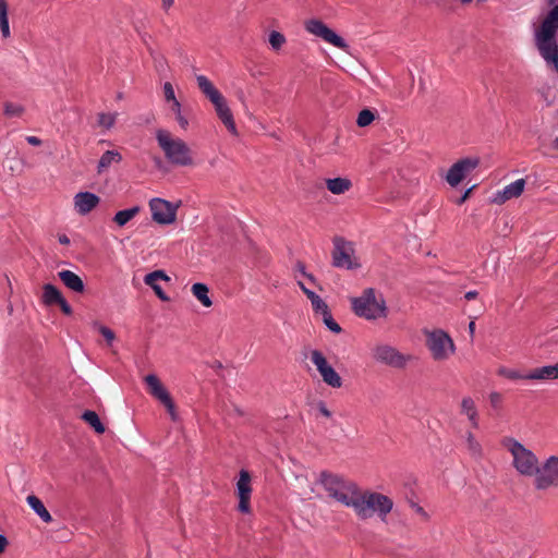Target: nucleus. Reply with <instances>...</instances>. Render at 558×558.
Returning a JSON list of instances; mask_svg holds the SVG:
<instances>
[{
	"label": "nucleus",
	"mask_w": 558,
	"mask_h": 558,
	"mask_svg": "<svg viewBox=\"0 0 558 558\" xmlns=\"http://www.w3.org/2000/svg\"><path fill=\"white\" fill-rule=\"evenodd\" d=\"M318 483L331 498L351 507L356 517L362 520L369 519L375 514L385 520L393 506L389 497L363 489L355 483L332 473L322 472Z\"/></svg>",
	"instance_id": "obj_1"
},
{
	"label": "nucleus",
	"mask_w": 558,
	"mask_h": 558,
	"mask_svg": "<svg viewBox=\"0 0 558 558\" xmlns=\"http://www.w3.org/2000/svg\"><path fill=\"white\" fill-rule=\"evenodd\" d=\"M158 146L166 159L173 166L194 167L196 165L194 153L185 141L175 136L166 129L156 131Z\"/></svg>",
	"instance_id": "obj_2"
},
{
	"label": "nucleus",
	"mask_w": 558,
	"mask_h": 558,
	"mask_svg": "<svg viewBox=\"0 0 558 558\" xmlns=\"http://www.w3.org/2000/svg\"><path fill=\"white\" fill-rule=\"evenodd\" d=\"M558 31V5L544 19L536 29V46L542 57L558 72V43L555 35Z\"/></svg>",
	"instance_id": "obj_3"
},
{
	"label": "nucleus",
	"mask_w": 558,
	"mask_h": 558,
	"mask_svg": "<svg viewBox=\"0 0 558 558\" xmlns=\"http://www.w3.org/2000/svg\"><path fill=\"white\" fill-rule=\"evenodd\" d=\"M501 446L510 454L512 468L520 475L535 480L541 463L536 454L513 437H504Z\"/></svg>",
	"instance_id": "obj_4"
},
{
	"label": "nucleus",
	"mask_w": 558,
	"mask_h": 558,
	"mask_svg": "<svg viewBox=\"0 0 558 558\" xmlns=\"http://www.w3.org/2000/svg\"><path fill=\"white\" fill-rule=\"evenodd\" d=\"M355 315L367 320L386 318L388 308L384 296L373 288L365 289L360 296L351 299Z\"/></svg>",
	"instance_id": "obj_5"
},
{
	"label": "nucleus",
	"mask_w": 558,
	"mask_h": 558,
	"mask_svg": "<svg viewBox=\"0 0 558 558\" xmlns=\"http://www.w3.org/2000/svg\"><path fill=\"white\" fill-rule=\"evenodd\" d=\"M423 335L425 347L434 362H447L456 354V343L445 330L439 328L424 329Z\"/></svg>",
	"instance_id": "obj_6"
},
{
	"label": "nucleus",
	"mask_w": 558,
	"mask_h": 558,
	"mask_svg": "<svg viewBox=\"0 0 558 558\" xmlns=\"http://www.w3.org/2000/svg\"><path fill=\"white\" fill-rule=\"evenodd\" d=\"M331 264L336 268L357 270L362 267L355 244L342 236L332 239Z\"/></svg>",
	"instance_id": "obj_7"
},
{
	"label": "nucleus",
	"mask_w": 558,
	"mask_h": 558,
	"mask_svg": "<svg viewBox=\"0 0 558 558\" xmlns=\"http://www.w3.org/2000/svg\"><path fill=\"white\" fill-rule=\"evenodd\" d=\"M371 354L377 363L396 369H404L413 360L411 354L403 353L395 345L386 342L375 343L371 349Z\"/></svg>",
	"instance_id": "obj_8"
},
{
	"label": "nucleus",
	"mask_w": 558,
	"mask_h": 558,
	"mask_svg": "<svg viewBox=\"0 0 558 558\" xmlns=\"http://www.w3.org/2000/svg\"><path fill=\"white\" fill-rule=\"evenodd\" d=\"M148 393L166 409L172 421L179 418L178 410L173 398L160 378L155 374H148L143 378Z\"/></svg>",
	"instance_id": "obj_9"
},
{
	"label": "nucleus",
	"mask_w": 558,
	"mask_h": 558,
	"mask_svg": "<svg viewBox=\"0 0 558 558\" xmlns=\"http://www.w3.org/2000/svg\"><path fill=\"white\" fill-rule=\"evenodd\" d=\"M533 486L537 490L558 487V454H551L541 461Z\"/></svg>",
	"instance_id": "obj_10"
},
{
	"label": "nucleus",
	"mask_w": 558,
	"mask_h": 558,
	"mask_svg": "<svg viewBox=\"0 0 558 558\" xmlns=\"http://www.w3.org/2000/svg\"><path fill=\"white\" fill-rule=\"evenodd\" d=\"M304 28L307 33L323 39L325 43L330 44L341 50L349 48L345 40L332 31L323 21L312 17L304 21Z\"/></svg>",
	"instance_id": "obj_11"
},
{
	"label": "nucleus",
	"mask_w": 558,
	"mask_h": 558,
	"mask_svg": "<svg viewBox=\"0 0 558 558\" xmlns=\"http://www.w3.org/2000/svg\"><path fill=\"white\" fill-rule=\"evenodd\" d=\"M151 218L159 225H171L177 219L178 205H174L162 198H153L149 201Z\"/></svg>",
	"instance_id": "obj_12"
},
{
	"label": "nucleus",
	"mask_w": 558,
	"mask_h": 558,
	"mask_svg": "<svg viewBox=\"0 0 558 558\" xmlns=\"http://www.w3.org/2000/svg\"><path fill=\"white\" fill-rule=\"evenodd\" d=\"M196 82L199 90L213 104L217 117L221 113H225V111L230 110V108L227 105L226 98L206 76L198 75L196 77Z\"/></svg>",
	"instance_id": "obj_13"
},
{
	"label": "nucleus",
	"mask_w": 558,
	"mask_h": 558,
	"mask_svg": "<svg viewBox=\"0 0 558 558\" xmlns=\"http://www.w3.org/2000/svg\"><path fill=\"white\" fill-rule=\"evenodd\" d=\"M311 361L316 366L318 373L320 374L323 380L331 386L332 388H340L342 385L341 377L338 373L329 365L326 357L318 350H313L311 352Z\"/></svg>",
	"instance_id": "obj_14"
},
{
	"label": "nucleus",
	"mask_w": 558,
	"mask_h": 558,
	"mask_svg": "<svg viewBox=\"0 0 558 558\" xmlns=\"http://www.w3.org/2000/svg\"><path fill=\"white\" fill-rule=\"evenodd\" d=\"M252 476L245 471L241 470L239 474V480L236 482V490L235 495L239 499L238 509L242 513H250L252 511L251 508V496H252Z\"/></svg>",
	"instance_id": "obj_15"
},
{
	"label": "nucleus",
	"mask_w": 558,
	"mask_h": 558,
	"mask_svg": "<svg viewBox=\"0 0 558 558\" xmlns=\"http://www.w3.org/2000/svg\"><path fill=\"white\" fill-rule=\"evenodd\" d=\"M477 158H463L454 162L446 175V181L450 186H457L465 179L477 166Z\"/></svg>",
	"instance_id": "obj_16"
},
{
	"label": "nucleus",
	"mask_w": 558,
	"mask_h": 558,
	"mask_svg": "<svg viewBox=\"0 0 558 558\" xmlns=\"http://www.w3.org/2000/svg\"><path fill=\"white\" fill-rule=\"evenodd\" d=\"M99 203L100 198L90 192H80L73 197L74 210L81 216L89 214Z\"/></svg>",
	"instance_id": "obj_17"
},
{
	"label": "nucleus",
	"mask_w": 558,
	"mask_h": 558,
	"mask_svg": "<svg viewBox=\"0 0 558 558\" xmlns=\"http://www.w3.org/2000/svg\"><path fill=\"white\" fill-rule=\"evenodd\" d=\"M525 187V180L519 179L513 183L507 185L502 191L498 192L494 197V203L502 205L509 199L518 198L521 196Z\"/></svg>",
	"instance_id": "obj_18"
},
{
	"label": "nucleus",
	"mask_w": 558,
	"mask_h": 558,
	"mask_svg": "<svg viewBox=\"0 0 558 558\" xmlns=\"http://www.w3.org/2000/svg\"><path fill=\"white\" fill-rule=\"evenodd\" d=\"M324 184L333 195H343L353 187L352 181L347 177L326 178Z\"/></svg>",
	"instance_id": "obj_19"
},
{
	"label": "nucleus",
	"mask_w": 558,
	"mask_h": 558,
	"mask_svg": "<svg viewBox=\"0 0 558 558\" xmlns=\"http://www.w3.org/2000/svg\"><path fill=\"white\" fill-rule=\"evenodd\" d=\"M159 280L169 281L170 278L163 270H155L144 277L145 284L149 286L161 301H169V298L158 284Z\"/></svg>",
	"instance_id": "obj_20"
},
{
	"label": "nucleus",
	"mask_w": 558,
	"mask_h": 558,
	"mask_svg": "<svg viewBox=\"0 0 558 558\" xmlns=\"http://www.w3.org/2000/svg\"><path fill=\"white\" fill-rule=\"evenodd\" d=\"M59 279L70 290L76 293H83L85 286L80 276L71 270H61L58 272Z\"/></svg>",
	"instance_id": "obj_21"
},
{
	"label": "nucleus",
	"mask_w": 558,
	"mask_h": 558,
	"mask_svg": "<svg viewBox=\"0 0 558 558\" xmlns=\"http://www.w3.org/2000/svg\"><path fill=\"white\" fill-rule=\"evenodd\" d=\"M61 291L51 283H45L41 288L40 301L45 306L58 305L63 299Z\"/></svg>",
	"instance_id": "obj_22"
},
{
	"label": "nucleus",
	"mask_w": 558,
	"mask_h": 558,
	"mask_svg": "<svg viewBox=\"0 0 558 558\" xmlns=\"http://www.w3.org/2000/svg\"><path fill=\"white\" fill-rule=\"evenodd\" d=\"M524 378L530 380L556 379L558 378V364L534 368Z\"/></svg>",
	"instance_id": "obj_23"
},
{
	"label": "nucleus",
	"mask_w": 558,
	"mask_h": 558,
	"mask_svg": "<svg viewBox=\"0 0 558 558\" xmlns=\"http://www.w3.org/2000/svg\"><path fill=\"white\" fill-rule=\"evenodd\" d=\"M461 414L465 415L470 421L472 427H478V413L475 401L471 397H464L460 404Z\"/></svg>",
	"instance_id": "obj_24"
},
{
	"label": "nucleus",
	"mask_w": 558,
	"mask_h": 558,
	"mask_svg": "<svg viewBox=\"0 0 558 558\" xmlns=\"http://www.w3.org/2000/svg\"><path fill=\"white\" fill-rule=\"evenodd\" d=\"M191 292L193 296L204 306V307H211L213 301L209 296V289L205 283H194L191 287Z\"/></svg>",
	"instance_id": "obj_25"
},
{
	"label": "nucleus",
	"mask_w": 558,
	"mask_h": 558,
	"mask_svg": "<svg viewBox=\"0 0 558 558\" xmlns=\"http://www.w3.org/2000/svg\"><path fill=\"white\" fill-rule=\"evenodd\" d=\"M26 501L44 522L50 523L52 521V517L49 511L37 496L29 495L27 496Z\"/></svg>",
	"instance_id": "obj_26"
},
{
	"label": "nucleus",
	"mask_w": 558,
	"mask_h": 558,
	"mask_svg": "<svg viewBox=\"0 0 558 558\" xmlns=\"http://www.w3.org/2000/svg\"><path fill=\"white\" fill-rule=\"evenodd\" d=\"M122 160V156L118 151L107 150L102 154L99 159L97 171L102 173L110 168L113 163H119Z\"/></svg>",
	"instance_id": "obj_27"
},
{
	"label": "nucleus",
	"mask_w": 558,
	"mask_h": 558,
	"mask_svg": "<svg viewBox=\"0 0 558 558\" xmlns=\"http://www.w3.org/2000/svg\"><path fill=\"white\" fill-rule=\"evenodd\" d=\"M140 210L141 208L138 206L120 210L114 215L113 221L114 223H117V226L123 227L128 222H130L136 215H138Z\"/></svg>",
	"instance_id": "obj_28"
},
{
	"label": "nucleus",
	"mask_w": 558,
	"mask_h": 558,
	"mask_svg": "<svg viewBox=\"0 0 558 558\" xmlns=\"http://www.w3.org/2000/svg\"><path fill=\"white\" fill-rule=\"evenodd\" d=\"M8 13H9L8 1L0 0V31L4 38L10 37V35H11Z\"/></svg>",
	"instance_id": "obj_29"
},
{
	"label": "nucleus",
	"mask_w": 558,
	"mask_h": 558,
	"mask_svg": "<svg viewBox=\"0 0 558 558\" xmlns=\"http://www.w3.org/2000/svg\"><path fill=\"white\" fill-rule=\"evenodd\" d=\"M169 109L170 112L173 114L174 120L179 124L180 129L186 131L189 129L190 123L187 117L183 113L180 101L169 105Z\"/></svg>",
	"instance_id": "obj_30"
},
{
	"label": "nucleus",
	"mask_w": 558,
	"mask_h": 558,
	"mask_svg": "<svg viewBox=\"0 0 558 558\" xmlns=\"http://www.w3.org/2000/svg\"><path fill=\"white\" fill-rule=\"evenodd\" d=\"M82 418L87 423L89 424L96 433L98 434H102L105 433L106 428L104 426V424L100 422L99 420V416L97 415L96 412L94 411H86Z\"/></svg>",
	"instance_id": "obj_31"
},
{
	"label": "nucleus",
	"mask_w": 558,
	"mask_h": 558,
	"mask_svg": "<svg viewBox=\"0 0 558 558\" xmlns=\"http://www.w3.org/2000/svg\"><path fill=\"white\" fill-rule=\"evenodd\" d=\"M218 118L231 134L238 135L236 125L231 110L225 111V113H221Z\"/></svg>",
	"instance_id": "obj_32"
},
{
	"label": "nucleus",
	"mask_w": 558,
	"mask_h": 558,
	"mask_svg": "<svg viewBox=\"0 0 558 558\" xmlns=\"http://www.w3.org/2000/svg\"><path fill=\"white\" fill-rule=\"evenodd\" d=\"M116 119H117V113H99L97 116V124L98 126L105 129V130H109L110 128H112L116 123Z\"/></svg>",
	"instance_id": "obj_33"
},
{
	"label": "nucleus",
	"mask_w": 558,
	"mask_h": 558,
	"mask_svg": "<svg viewBox=\"0 0 558 558\" xmlns=\"http://www.w3.org/2000/svg\"><path fill=\"white\" fill-rule=\"evenodd\" d=\"M465 442L468 450L472 454L480 456L482 453V446L471 432L466 433Z\"/></svg>",
	"instance_id": "obj_34"
},
{
	"label": "nucleus",
	"mask_w": 558,
	"mask_h": 558,
	"mask_svg": "<svg viewBox=\"0 0 558 558\" xmlns=\"http://www.w3.org/2000/svg\"><path fill=\"white\" fill-rule=\"evenodd\" d=\"M375 120V113L369 109H363L359 116L356 123L361 128L368 126Z\"/></svg>",
	"instance_id": "obj_35"
},
{
	"label": "nucleus",
	"mask_w": 558,
	"mask_h": 558,
	"mask_svg": "<svg viewBox=\"0 0 558 558\" xmlns=\"http://www.w3.org/2000/svg\"><path fill=\"white\" fill-rule=\"evenodd\" d=\"M286 37L283 36V34L277 32V31H272L270 34H269V44L271 46L272 49L275 50H279L284 44H286Z\"/></svg>",
	"instance_id": "obj_36"
},
{
	"label": "nucleus",
	"mask_w": 558,
	"mask_h": 558,
	"mask_svg": "<svg viewBox=\"0 0 558 558\" xmlns=\"http://www.w3.org/2000/svg\"><path fill=\"white\" fill-rule=\"evenodd\" d=\"M24 113V107L19 105V104H14V102H7L4 105V114L7 117H21L22 114Z\"/></svg>",
	"instance_id": "obj_37"
},
{
	"label": "nucleus",
	"mask_w": 558,
	"mask_h": 558,
	"mask_svg": "<svg viewBox=\"0 0 558 558\" xmlns=\"http://www.w3.org/2000/svg\"><path fill=\"white\" fill-rule=\"evenodd\" d=\"M497 374L501 377H505V378H508V379H512V380H515V379H525V375H522L520 374L518 371L515 369H511V368H508V367H505V366H501L498 368L497 371Z\"/></svg>",
	"instance_id": "obj_38"
},
{
	"label": "nucleus",
	"mask_w": 558,
	"mask_h": 558,
	"mask_svg": "<svg viewBox=\"0 0 558 558\" xmlns=\"http://www.w3.org/2000/svg\"><path fill=\"white\" fill-rule=\"evenodd\" d=\"M163 97H165V100L171 105L173 102H177L179 101L175 97V94H174V89H173V86L170 82H166L163 84Z\"/></svg>",
	"instance_id": "obj_39"
},
{
	"label": "nucleus",
	"mask_w": 558,
	"mask_h": 558,
	"mask_svg": "<svg viewBox=\"0 0 558 558\" xmlns=\"http://www.w3.org/2000/svg\"><path fill=\"white\" fill-rule=\"evenodd\" d=\"M323 322L325 325L333 332L339 333L341 331L340 326L332 319V316L330 312H325L324 315H322Z\"/></svg>",
	"instance_id": "obj_40"
},
{
	"label": "nucleus",
	"mask_w": 558,
	"mask_h": 558,
	"mask_svg": "<svg viewBox=\"0 0 558 558\" xmlns=\"http://www.w3.org/2000/svg\"><path fill=\"white\" fill-rule=\"evenodd\" d=\"M98 331L101 333V336L105 338L107 344L110 347L113 341L116 340V333L108 327L104 325L98 326Z\"/></svg>",
	"instance_id": "obj_41"
},
{
	"label": "nucleus",
	"mask_w": 558,
	"mask_h": 558,
	"mask_svg": "<svg viewBox=\"0 0 558 558\" xmlns=\"http://www.w3.org/2000/svg\"><path fill=\"white\" fill-rule=\"evenodd\" d=\"M488 399H489V403H490L492 408H494V409L501 408L504 398L500 392H498V391L490 392L488 396Z\"/></svg>",
	"instance_id": "obj_42"
},
{
	"label": "nucleus",
	"mask_w": 558,
	"mask_h": 558,
	"mask_svg": "<svg viewBox=\"0 0 558 558\" xmlns=\"http://www.w3.org/2000/svg\"><path fill=\"white\" fill-rule=\"evenodd\" d=\"M312 306L313 310L320 315L329 311L327 304L319 296L312 302Z\"/></svg>",
	"instance_id": "obj_43"
},
{
	"label": "nucleus",
	"mask_w": 558,
	"mask_h": 558,
	"mask_svg": "<svg viewBox=\"0 0 558 558\" xmlns=\"http://www.w3.org/2000/svg\"><path fill=\"white\" fill-rule=\"evenodd\" d=\"M58 306L60 307V310L62 311L63 314L65 315H71L72 314V307L70 306V304L68 303V301L63 298Z\"/></svg>",
	"instance_id": "obj_44"
},
{
	"label": "nucleus",
	"mask_w": 558,
	"mask_h": 558,
	"mask_svg": "<svg viewBox=\"0 0 558 558\" xmlns=\"http://www.w3.org/2000/svg\"><path fill=\"white\" fill-rule=\"evenodd\" d=\"M317 410H318V412H319L323 416H325V417H327V418H330V417H331V412H330V410L327 408V405H326L324 402H319V403L317 404Z\"/></svg>",
	"instance_id": "obj_45"
},
{
	"label": "nucleus",
	"mask_w": 558,
	"mask_h": 558,
	"mask_svg": "<svg viewBox=\"0 0 558 558\" xmlns=\"http://www.w3.org/2000/svg\"><path fill=\"white\" fill-rule=\"evenodd\" d=\"M8 545H9V542H8L7 537L3 536V535H0V555L2 553H4V550L7 549Z\"/></svg>",
	"instance_id": "obj_46"
},
{
	"label": "nucleus",
	"mask_w": 558,
	"mask_h": 558,
	"mask_svg": "<svg viewBox=\"0 0 558 558\" xmlns=\"http://www.w3.org/2000/svg\"><path fill=\"white\" fill-rule=\"evenodd\" d=\"M27 142L33 145V146H39L41 144V141L40 138L36 137V136H28L27 137Z\"/></svg>",
	"instance_id": "obj_47"
},
{
	"label": "nucleus",
	"mask_w": 558,
	"mask_h": 558,
	"mask_svg": "<svg viewBox=\"0 0 558 558\" xmlns=\"http://www.w3.org/2000/svg\"><path fill=\"white\" fill-rule=\"evenodd\" d=\"M58 240L60 242V244L62 245H69L70 244V239L66 234H59L58 235Z\"/></svg>",
	"instance_id": "obj_48"
},
{
	"label": "nucleus",
	"mask_w": 558,
	"mask_h": 558,
	"mask_svg": "<svg viewBox=\"0 0 558 558\" xmlns=\"http://www.w3.org/2000/svg\"><path fill=\"white\" fill-rule=\"evenodd\" d=\"M174 0H161V7L165 11H168L172 4H173Z\"/></svg>",
	"instance_id": "obj_49"
},
{
	"label": "nucleus",
	"mask_w": 558,
	"mask_h": 558,
	"mask_svg": "<svg viewBox=\"0 0 558 558\" xmlns=\"http://www.w3.org/2000/svg\"><path fill=\"white\" fill-rule=\"evenodd\" d=\"M472 193V189L468 190L461 197L460 199L458 201V204L461 205L463 204L471 195Z\"/></svg>",
	"instance_id": "obj_50"
},
{
	"label": "nucleus",
	"mask_w": 558,
	"mask_h": 558,
	"mask_svg": "<svg viewBox=\"0 0 558 558\" xmlns=\"http://www.w3.org/2000/svg\"><path fill=\"white\" fill-rule=\"evenodd\" d=\"M306 296L310 299L311 303L318 298L313 291H306Z\"/></svg>",
	"instance_id": "obj_51"
},
{
	"label": "nucleus",
	"mask_w": 558,
	"mask_h": 558,
	"mask_svg": "<svg viewBox=\"0 0 558 558\" xmlns=\"http://www.w3.org/2000/svg\"><path fill=\"white\" fill-rule=\"evenodd\" d=\"M477 295V292L476 291H469L466 294H465V299L468 300H472V299H475Z\"/></svg>",
	"instance_id": "obj_52"
},
{
	"label": "nucleus",
	"mask_w": 558,
	"mask_h": 558,
	"mask_svg": "<svg viewBox=\"0 0 558 558\" xmlns=\"http://www.w3.org/2000/svg\"><path fill=\"white\" fill-rule=\"evenodd\" d=\"M551 147L558 150V136L551 142Z\"/></svg>",
	"instance_id": "obj_53"
},
{
	"label": "nucleus",
	"mask_w": 558,
	"mask_h": 558,
	"mask_svg": "<svg viewBox=\"0 0 558 558\" xmlns=\"http://www.w3.org/2000/svg\"><path fill=\"white\" fill-rule=\"evenodd\" d=\"M300 288L306 294V291H310L302 282H299Z\"/></svg>",
	"instance_id": "obj_54"
},
{
	"label": "nucleus",
	"mask_w": 558,
	"mask_h": 558,
	"mask_svg": "<svg viewBox=\"0 0 558 558\" xmlns=\"http://www.w3.org/2000/svg\"><path fill=\"white\" fill-rule=\"evenodd\" d=\"M469 329H470V331H471V332H473V331H474V329H475V323H474V322H471V323H470V325H469Z\"/></svg>",
	"instance_id": "obj_55"
},
{
	"label": "nucleus",
	"mask_w": 558,
	"mask_h": 558,
	"mask_svg": "<svg viewBox=\"0 0 558 558\" xmlns=\"http://www.w3.org/2000/svg\"><path fill=\"white\" fill-rule=\"evenodd\" d=\"M462 2H470L471 0H461Z\"/></svg>",
	"instance_id": "obj_56"
}]
</instances>
